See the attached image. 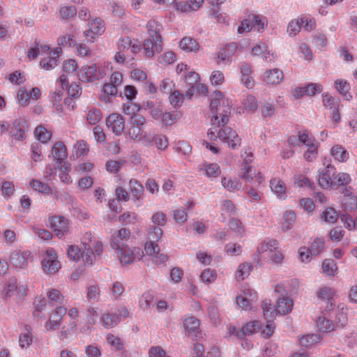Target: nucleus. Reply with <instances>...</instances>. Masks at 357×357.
Wrapping results in <instances>:
<instances>
[{
    "instance_id": "obj_1",
    "label": "nucleus",
    "mask_w": 357,
    "mask_h": 357,
    "mask_svg": "<svg viewBox=\"0 0 357 357\" xmlns=\"http://www.w3.org/2000/svg\"><path fill=\"white\" fill-rule=\"evenodd\" d=\"M211 97V128L207 132L208 139L216 140L219 138L234 149L240 146L241 139L236 131L226 127L231 113V105L229 99L225 98L220 91H214Z\"/></svg>"
},
{
    "instance_id": "obj_2",
    "label": "nucleus",
    "mask_w": 357,
    "mask_h": 357,
    "mask_svg": "<svg viewBox=\"0 0 357 357\" xmlns=\"http://www.w3.org/2000/svg\"><path fill=\"white\" fill-rule=\"evenodd\" d=\"M162 235V231L160 227H153L148 234L149 242L144 245L146 253L153 257V260L156 264H162L167 260V255L160 253V248L157 242Z\"/></svg>"
},
{
    "instance_id": "obj_3",
    "label": "nucleus",
    "mask_w": 357,
    "mask_h": 357,
    "mask_svg": "<svg viewBox=\"0 0 357 357\" xmlns=\"http://www.w3.org/2000/svg\"><path fill=\"white\" fill-rule=\"evenodd\" d=\"M293 301L288 296H282L278 298L275 309L272 307L270 300H264L261 303V308L265 319H274L277 314H286L293 308Z\"/></svg>"
},
{
    "instance_id": "obj_4",
    "label": "nucleus",
    "mask_w": 357,
    "mask_h": 357,
    "mask_svg": "<svg viewBox=\"0 0 357 357\" xmlns=\"http://www.w3.org/2000/svg\"><path fill=\"white\" fill-rule=\"evenodd\" d=\"M83 249L86 251V262L92 265L96 256H99L102 251V244L99 241H96L90 232L84 234L82 238Z\"/></svg>"
},
{
    "instance_id": "obj_5",
    "label": "nucleus",
    "mask_w": 357,
    "mask_h": 357,
    "mask_svg": "<svg viewBox=\"0 0 357 357\" xmlns=\"http://www.w3.org/2000/svg\"><path fill=\"white\" fill-rule=\"evenodd\" d=\"M77 75L80 81L91 82L102 79L106 75V72L102 66L93 63L82 66Z\"/></svg>"
},
{
    "instance_id": "obj_6",
    "label": "nucleus",
    "mask_w": 357,
    "mask_h": 357,
    "mask_svg": "<svg viewBox=\"0 0 357 357\" xmlns=\"http://www.w3.org/2000/svg\"><path fill=\"white\" fill-rule=\"evenodd\" d=\"M324 314L328 316L336 327H343L347 322V309L342 304H339L336 307L335 305L332 307L326 306Z\"/></svg>"
},
{
    "instance_id": "obj_7",
    "label": "nucleus",
    "mask_w": 357,
    "mask_h": 357,
    "mask_svg": "<svg viewBox=\"0 0 357 357\" xmlns=\"http://www.w3.org/2000/svg\"><path fill=\"white\" fill-rule=\"evenodd\" d=\"M266 24L267 21L265 17H261L259 15L250 14L246 19L241 22L237 31L238 33L248 32L252 29L260 31L264 29V26Z\"/></svg>"
},
{
    "instance_id": "obj_8",
    "label": "nucleus",
    "mask_w": 357,
    "mask_h": 357,
    "mask_svg": "<svg viewBox=\"0 0 357 357\" xmlns=\"http://www.w3.org/2000/svg\"><path fill=\"white\" fill-rule=\"evenodd\" d=\"M146 120L142 115H135L128 122L126 134L132 139L141 140L144 137L143 126Z\"/></svg>"
},
{
    "instance_id": "obj_9",
    "label": "nucleus",
    "mask_w": 357,
    "mask_h": 357,
    "mask_svg": "<svg viewBox=\"0 0 357 357\" xmlns=\"http://www.w3.org/2000/svg\"><path fill=\"white\" fill-rule=\"evenodd\" d=\"M41 264L43 272L48 275L55 274L61 268V263L57 260V255L53 248L46 250Z\"/></svg>"
},
{
    "instance_id": "obj_10",
    "label": "nucleus",
    "mask_w": 357,
    "mask_h": 357,
    "mask_svg": "<svg viewBox=\"0 0 357 357\" xmlns=\"http://www.w3.org/2000/svg\"><path fill=\"white\" fill-rule=\"evenodd\" d=\"M89 29L84 31V36L88 43H94L105 32L104 22L100 18H96L89 22Z\"/></svg>"
},
{
    "instance_id": "obj_11",
    "label": "nucleus",
    "mask_w": 357,
    "mask_h": 357,
    "mask_svg": "<svg viewBox=\"0 0 357 357\" xmlns=\"http://www.w3.org/2000/svg\"><path fill=\"white\" fill-rule=\"evenodd\" d=\"M335 175V168L333 165H327L325 169L319 172L318 183L324 189L335 188L334 176Z\"/></svg>"
},
{
    "instance_id": "obj_12",
    "label": "nucleus",
    "mask_w": 357,
    "mask_h": 357,
    "mask_svg": "<svg viewBox=\"0 0 357 357\" xmlns=\"http://www.w3.org/2000/svg\"><path fill=\"white\" fill-rule=\"evenodd\" d=\"M241 178L250 183H252L254 178H256L259 185L264 181V176L259 172H257V169L249 165L247 161L241 165Z\"/></svg>"
},
{
    "instance_id": "obj_13",
    "label": "nucleus",
    "mask_w": 357,
    "mask_h": 357,
    "mask_svg": "<svg viewBox=\"0 0 357 357\" xmlns=\"http://www.w3.org/2000/svg\"><path fill=\"white\" fill-rule=\"evenodd\" d=\"M106 125L115 135H121L125 128V121L121 114L112 113L107 117Z\"/></svg>"
},
{
    "instance_id": "obj_14",
    "label": "nucleus",
    "mask_w": 357,
    "mask_h": 357,
    "mask_svg": "<svg viewBox=\"0 0 357 357\" xmlns=\"http://www.w3.org/2000/svg\"><path fill=\"white\" fill-rule=\"evenodd\" d=\"M301 144L307 148V153L312 155L318 153L319 144L313 135L307 130H300Z\"/></svg>"
},
{
    "instance_id": "obj_15",
    "label": "nucleus",
    "mask_w": 357,
    "mask_h": 357,
    "mask_svg": "<svg viewBox=\"0 0 357 357\" xmlns=\"http://www.w3.org/2000/svg\"><path fill=\"white\" fill-rule=\"evenodd\" d=\"M51 227L55 235L61 238L68 232V220L63 216H54L50 218Z\"/></svg>"
},
{
    "instance_id": "obj_16",
    "label": "nucleus",
    "mask_w": 357,
    "mask_h": 357,
    "mask_svg": "<svg viewBox=\"0 0 357 357\" xmlns=\"http://www.w3.org/2000/svg\"><path fill=\"white\" fill-rule=\"evenodd\" d=\"M143 50L146 57L152 58L155 53H160L162 50V40H153L146 38L142 44Z\"/></svg>"
},
{
    "instance_id": "obj_17",
    "label": "nucleus",
    "mask_w": 357,
    "mask_h": 357,
    "mask_svg": "<svg viewBox=\"0 0 357 357\" xmlns=\"http://www.w3.org/2000/svg\"><path fill=\"white\" fill-rule=\"evenodd\" d=\"M279 245V243L273 238H268L262 241L259 245L257 251L259 255V259L262 258L264 255H266L269 258Z\"/></svg>"
},
{
    "instance_id": "obj_18",
    "label": "nucleus",
    "mask_w": 357,
    "mask_h": 357,
    "mask_svg": "<svg viewBox=\"0 0 357 357\" xmlns=\"http://www.w3.org/2000/svg\"><path fill=\"white\" fill-rule=\"evenodd\" d=\"M238 49V45L236 43H229L222 47L216 54V63L220 65L221 61H229L234 55Z\"/></svg>"
},
{
    "instance_id": "obj_19",
    "label": "nucleus",
    "mask_w": 357,
    "mask_h": 357,
    "mask_svg": "<svg viewBox=\"0 0 357 357\" xmlns=\"http://www.w3.org/2000/svg\"><path fill=\"white\" fill-rule=\"evenodd\" d=\"M13 137L15 139L22 141L26 137V132L29 129L27 121L22 118L15 119L13 123Z\"/></svg>"
},
{
    "instance_id": "obj_20",
    "label": "nucleus",
    "mask_w": 357,
    "mask_h": 357,
    "mask_svg": "<svg viewBox=\"0 0 357 357\" xmlns=\"http://www.w3.org/2000/svg\"><path fill=\"white\" fill-rule=\"evenodd\" d=\"M57 167L62 172L59 174V178L62 183L69 184L72 183V179L68 173L70 171L71 165L66 160V158H55Z\"/></svg>"
},
{
    "instance_id": "obj_21",
    "label": "nucleus",
    "mask_w": 357,
    "mask_h": 357,
    "mask_svg": "<svg viewBox=\"0 0 357 357\" xmlns=\"http://www.w3.org/2000/svg\"><path fill=\"white\" fill-rule=\"evenodd\" d=\"M117 93L118 87L113 85L112 83H105L103 84L100 90L99 99L105 104L110 103L112 102V98L115 97Z\"/></svg>"
},
{
    "instance_id": "obj_22",
    "label": "nucleus",
    "mask_w": 357,
    "mask_h": 357,
    "mask_svg": "<svg viewBox=\"0 0 357 357\" xmlns=\"http://www.w3.org/2000/svg\"><path fill=\"white\" fill-rule=\"evenodd\" d=\"M135 250L137 251L136 254H135L134 252L127 245L123 247L122 249L117 250L120 253L119 259L121 263L124 265L131 264L135 258V255L138 256L139 259H140L142 257L141 254L142 252H141L139 248H135Z\"/></svg>"
},
{
    "instance_id": "obj_23",
    "label": "nucleus",
    "mask_w": 357,
    "mask_h": 357,
    "mask_svg": "<svg viewBox=\"0 0 357 357\" xmlns=\"http://www.w3.org/2000/svg\"><path fill=\"white\" fill-rule=\"evenodd\" d=\"M179 48L187 53L197 52L200 48V45L197 40L192 37H183L178 43Z\"/></svg>"
},
{
    "instance_id": "obj_24",
    "label": "nucleus",
    "mask_w": 357,
    "mask_h": 357,
    "mask_svg": "<svg viewBox=\"0 0 357 357\" xmlns=\"http://www.w3.org/2000/svg\"><path fill=\"white\" fill-rule=\"evenodd\" d=\"M283 77V72L280 69L273 68L264 73L263 81L267 84L276 85L280 83Z\"/></svg>"
},
{
    "instance_id": "obj_25",
    "label": "nucleus",
    "mask_w": 357,
    "mask_h": 357,
    "mask_svg": "<svg viewBox=\"0 0 357 357\" xmlns=\"http://www.w3.org/2000/svg\"><path fill=\"white\" fill-rule=\"evenodd\" d=\"M146 29L149 38H153V40H162L161 32L163 27L160 23L151 19L146 23Z\"/></svg>"
},
{
    "instance_id": "obj_26",
    "label": "nucleus",
    "mask_w": 357,
    "mask_h": 357,
    "mask_svg": "<svg viewBox=\"0 0 357 357\" xmlns=\"http://www.w3.org/2000/svg\"><path fill=\"white\" fill-rule=\"evenodd\" d=\"M59 82L63 89H68V93L69 97L77 98L81 95L82 89L80 86L77 84H71L69 86L68 80L66 75H61L59 77Z\"/></svg>"
},
{
    "instance_id": "obj_27",
    "label": "nucleus",
    "mask_w": 357,
    "mask_h": 357,
    "mask_svg": "<svg viewBox=\"0 0 357 357\" xmlns=\"http://www.w3.org/2000/svg\"><path fill=\"white\" fill-rule=\"evenodd\" d=\"M120 322V318L116 313L105 312L100 318V323L105 328H110L116 326Z\"/></svg>"
},
{
    "instance_id": "obj_28",
    "label": "nucleus",
    "mask_w": 357,
    "mask_h": 357,
    "mask_svg": "<svg viewBox=\"0 0 357 357\" xmlns=\"http://www.w3.org/2000/svg\"><path fill=\"white\" fill-rule=\"evenodd\" d=\"M61 52L60 47H57L56 50L50 52V56L42 59L40 61V66L45 70H49L54 68L57 65L56 58L59 56V54Z\"/></svg>"
},
{
    "instance_id": "obj_29",
    "label": "nucleus",
    "mask_w": 357,
    "mask_h": 357,
    "mask_svg": "<svg viewBox=\"0 0 357 357\" xmlns=\"http://www.w3.org/2000/svg\"><path fill=\"white\" fill-rule=\"evenodd\" d=\"M271 191L280 199L286 197V185L280 178H274L270 181Z\"/></svg>"
},
{
    "instance_id": "obj_30",
    "label": "nucleus",
    "mask_w": 357,
    "mask_h": 357,
    "mask_svg": "<svg viewBox=\"0 0 357 357\" xmlns=\"http://www.w3.org/2000/svg\"><path fill=\"white\" fill-rule=\"evenodd\" d=\"M335 291L334 289L329 287H324L320 288L317 292V296L318 298L321 300H324L327 301L326 306L332 307L335 304L333 303V297L335 296Z\"/></svg>"
},
{
    "instance_id": "obj_31",
    "label": "nucleus",
    "mask_w": 357,
    "mask_h": 357,
    "mask_svg": "<svg viewBox=\"0 0 357 357\" xmlns=\"http://www.w3.org/2000/svg\"><path fill=\"white\" fill-rule=\"evenodd\" d=\"M334 86L337 91L345 99L350 100L351 98V95L349 93L351 89L350 84L347 80L337 79L334 82Z\"/></svg>"
},
{
    "instance_id": "obj_32",
    "label": "nucleus",
    "mask_w": 357,
    "mask_h": 357,
    "mask_svg": "<svg viewBox=\"0 0 357 357\" xmlns=\"http://www.w3.org/2000/svg\"><path fill=\"white\" fill-rule=\"evenodd\" d=\"M75 28L73 25H70V30L68 33L65 35L60 36L57 39L59 45L63 47H71L75 43Z\"/></svg>"
},
{
    "instance_id": "obj_33",
    "label": "nucleus",
    "mask_w": 357,
    "mask_h": 357,
    "mask_svg": "<svg viewBox=\"0 0 357 357\" xmlns=\"http://www.w3.org/2000/svg\"><path fill=\"white\" fill-rule=\"evenodd\" d=\"M34 137L43 144L49 142L52 137V131L48 130L44 126H36L33 131Z\"/></svg>"
},
{
    "instance_id": "obj_34",
    "label": "nucleus",
    "mask_w": 357,
    "mask_h": 357,
    "mask_svg": "<svg viewBox=\"0 0 357 357\" xmlns=\"http://www.w3.org/2000/svg\"><path fill=\"white\" fill-rule=\"evenodd\" d=\"M63 98V92L60 90H56L50 93V99L55 107L56 111L59 114L65 113L63 105L60 103Z\"/></svg>"
},
{
    "instance_id": "obj_35",
    "label": "nucleus",
    "mask_w": 357,
    "mask_h": 357,
    "mask_svg": "<svg viewBox=\"0 0 357 357\" xmlns=\"http://www.w3.org/2000/svg\"><path fill=\"white\" fill-rule=\"evenodd\" d=\"M10 262L17 268H24L27 265L26 257L17 250L11 253Z\"/></svg>"
},
{
    "instance_id": "obj_36",
    "label": "nucleus",
    "mask_w": 357,
    "mask_h": 357,
    "mask_svg": "<svg viewBox=\"0 0 357 357\" xmlns=\"http://www.w3.org/2000/svg\"><path fill=\"white\" fill-rule=\"evenodd\" d=\"M260 327L261 324L259 321H250L241 328L238 335L243 336L244 338L246 335H250L255 333L258 332Z\"/></svg>"
},
{
    "instance_id": "obj_37",
    "label": "nucleus",
    "mask_w": 357,
    "mask_h": 357,
    "mask_svg": "<svg viewBox=\"0 0 357 357\" xmlns=\"http://www.w3.org/2000/svg\"><path fill=\"white\" fill-rule=\"evenodd\" d=\"M86 251H83L77 245H70L67 250V255L70 260L78 261L81 258L86 261Z\"/></svg>"
},
{
    "instance_id": "obj_38",
    "label": "nucleus",
    "mask_w": 357,
    "mask_h": 357,
    "mask_svg": "<svg viewBox=\"0 0 357 357\" xmlns=\"http://www.w3.org/2000/svg\"><path fill=\"white\" fill-rule=\"evenodd\" d=\"M182 116L180 111L165 112L163 113L162 122L165 126H172Z\"/></svg>"
},
{
    "instance_id": "obj_39",
    "label": "nucleus",
    "mask_w": 357,
    "mask_h": 357,
    "mask_svg": "<svg viewBox=\"0 0 357 357\" xmlns=\"http://www.w3.org/2000/svg\"><path fill=\"white\" fill-rule=\"evenodd\" d=\"M317 326L319 331L323 332H330L334 330V324L328 316L323 313V316L319 317L317 321Z\"/></svg>"
},
{
    "instance_id": "obj_40",
    "label": "nucleus",
    "mask_w": 357,
    "mask_h": 357,
    "mask_svg": "<svg viewBox=\"0 0 357 357\" xmlns=\"http://www.w3.org/2000/svg\"><path fill=\"white\" fill-rule=\"evenodd\" d=\"M102 116V112L100 109L91 107L87 111L86 119L89 124L96 125L101 120Z\"/></svg>"
},
{
    "instance_id": "obj_41",
    "label": "nucleus",
    "mask_w": 357,
    "mask_h": 357,
    "mask_svg": "<svg viewBox=\"0 0 357 357\" xmlns=\"http://www.w3.org/2000/svg\"><path fill=\"white\" fill-rule=\"evenodd\" d=\"M252 268V265L249 262H244L238 266L236 273V278L238 280H243L248 278Z\"/></svg>"
},
{
    "instance_id": "obj_42",
    "label": "nucleus",
    "mask_w": 357,
    "mask_h": 357,
    "mask_svg": "<svg viewBox=\"0 0 357 357\" xmlns=\"http://www.w3.org/2000/svg\"><path fill=\"white\" fill-rule=\"evenodd\" d=\"M18 286L16 284V280H10L2 290V294L4 298L15 297Z\"/></svg>"
},
{
    "instance_id": "obj_43",
    "label": "nucleus",
    "mask_w": 357,
    "mask_h": 357,
    "mask_svg": "<svg viewBox=\"0 0 357 357\" xmlns=\"http://www.w3.org/2000/svg\"><path fill=\"white\" fill-rule=\"evenodd\" d=\"M73 151L76 156H84L89 153V146L84 140H78L73 146Z\"/></svg>"
},
{
    "instance_id": "obj_44",
    "label": "nucleus",
    "mask_w": 357,
    "mask_h": 357,
    "mask_svg": "<svg viewBox=\"0 0 357 357\" xmlns=\"http://www.w3.org/2000/svg\"><path fill=\"white\" fill-rule=\"evenodd\" d=\"M77 13V8L74 6H61L59 10V17L61 20H70L74 17Z\"/></svg>"
},
{
    "instance_id": "obj_45",
    "label": "nucleus",
    "mask_w": 357,
    "mask_h": 357,
    "mask_svg": "<svg viewBox=\"0 0 357 357\" xmlns=\"http://www.w3.org/2000/svg\"><path fill=\"white\" fill-rule=\"evenodd\" d=\"M322 97L323 105L326 109L333 110L340 107L339 100L331 96L329 93H324L322 95Z\"/></svg>"
},
{
    "instance_id": "obj_46",
    "label": "nucleus",
    "mask_w": 357,
    "mask_h": 357,
    "mask_svg": "<svg viewBox=\"0 0 357 357\" xmlns=\"http://www.w3.org/2000/svg\"><path fill=\"white\" fill-rule=\"evenodd\" d=\"M140 109V106L138 104L133 103L132 102H128L127 103H123L122 105L123 112L126 115L130 116V119L135 115H141L138 113Z\"/></svg>"
},
{
    "instance_id": "obj_47",
    "label": "nucleus",
    "mask_w": 357,
    "mask_h": 357,
    "mask_svg": "<svg viewBox=\"0 0 357 357\" xmlns=\"http://www.w3.org/2000/svg\"><path fill=\"white\" fill-rule=\"evenodd\" d=\"M322 271L328 276H333L337 267L335 262L331 259H326L322 262Z\"/></svg>"
},
{
    "instance_id": "obj_48",
    "label": "nucleus",
    "mask_w": 357,
    "mask_h": 357,
    "mask_svg": "<svg viewBox=\"0 0 357 357\" xmlns=\"http://www.w3.org/2000/svg\"><path fill=\"white\" fill-rule=\"evenodd\" d=\"M222 186L231 192L239 190L242 188L241 183L237 179H227L225 177L222 178Z\"/></svg>"
},
{
    "instance_id": "obj_49",
    "label": "nucleus",
    "mask_w": 357,
    "mask_h": 357,
    "mask_svg": "<svg viewBox=\"0 0 357 357\" xmlns=\"http://www.w3.org/2000/svg\"><path fill=\"white\" fill-rule=\"evenodd\" d=\"M321 337L317 334H307L303 335L300 340L299 343L302 347H307L313 344L317 343L321 341Z\"/></svg>"
},
{
    "instance_id": "obj_50",
    "label": "nucleus",
    "mask_w": 357,
    "mask_h": 357,
    "mask_svg": "<svg viewBox=\"0 0 357 357\" xmlns=\"http://www.w3.org/2000/svg\"><path fill=\"white\" fill-rule=\"evenodd\" d=\"M76 327L77 323L75 321H70L67 326H63L59 335V338L62 341L68 339L69 335L75 333Z\"/></svg>"
},
{
    "instance_id": "obj_51",
    "label": "nucleus",
    "mask_w": 357,
    "mask_h": 357,
    "mask_svg": "<svg viewBox=\"0 0 357 357\" xmlns=\"http://www.w3.org/2000/svg\"><path fill=\"white\" fill-rule=\"evenodd\" d=\"M183 326L187 331L194 332L199 328V320L194 316L187 317L184 319Z\"/></svg>"
},
{
    "instance_id": "obj_52",
    "label": "nucleus",
    "mask_w": 357,
    "mask_h": 357,
    "mask_svg": "<svg viewBox=\"0 0 357 357\" xmlns=\"http://www.w3.org/2000/svg\"><path fill=\"white\" fill-rule=\"evenodd\" d=\"M52 156H68V149L61 141L54 143L52 149Z\"/></svg>"
},
{
    "instance_id": "obj_53",
    "label": "nucleus",
    "mask_w": 357,
    "mask_h": 357,
    "mask_svg": "<svg viewBox=\"0 0 357 357\" xmlns=\"http://www.w3.org/2000/svg\"><path fill=\"white\" fill-rule=\"evenodd\" d=\"M130 190L137 199H139L144 192V187L135 179H131L129 182Z\"/></svg>"
},
{
    "instance_id": "obj_54",
    "label": "nucleus",
    "mask_w": 357,
    "mask_h": 357,
    "mask_svg": "<svg viewBox=\"0 0 357 357\" xmlns=\"http://www.w3.org/2000/svg\"><path fill=\"white\" fill-rule=\"evenodd\" d=\"M324 241L319 238H316L312 241L310 248H309L310 255H319L324 250Z\"/></svg>"
},
{
    "instance_id": "obj_55",
    "label": "nucleus",
    "mask_w": 357,
    "mask_h": 357,
    "mask_svg": "<svg viewBox=\"0 0 357 357\" xmlns=\"http://www.w3.org/2000/svg\"><path fill=\"white\" fill-rule=\"evenodd\" d=\"M78 66L75 59H69L65 60L62 65V72L67 75H71L77 70Z\"/></svg>"
},
{
    "instance_id": "obj_56",
    "label": "nucleus",
    "mask_w": 357,
    "mask_h": 357,
    "mask_svg": "<svg viewBox=\"0 0 357 357\" xmlns=\"http://www.w3.org/2000/svg\"><path fill=\"white\" fill-rule=\"evenodd\" d=\"M174 149L177 154L183 155L190 154L192 151L191 145L184 140L178 142Z\"/></svg>"
},
{
    "instance_id": "obj_57",
    "label": "nucleus",
    "mask_w": 357,
    "mask_h": 357,
    "mask_svg": "<svg viewBox=\"0 0 357 357\" xmlns=\"http://www.w3.org/2000/svg\"><path fill=\"white\" fill-rule=\"evenodd\" d=\"M321 218L328 223H335L337 220V214L333 208H327L321 214Z\"/></svg>"
},
{
    "instance_id": "obj_58",
    "label": "nucleus",
    "mask_w": 357,
    "mask_h": 357,
    "mask_svg": "<svg viewBox=\"0 0 357 357\" xmlns=\"http://www.w3.org/2000/svg\"><path fill=\"white\" fill-rule=\"evenodd\" d=\"M100 292L98 284L91 285L87 289L86 298L89 301L98 302L100 299Z\"/></svg>"
},
{
    "instance_id": "obj_59",
    "label": "nucleus",
    "mask_w": 357,
    "mask_h": 357,
    "mask_svg": "<svg viewBox=\"0 0 357 357\" xmlns=\"http://www.w3.org/2000/svg\"><path fill=\"white\" fill-rule=\"evenodd\" d=\"M202 169L205 171V174L208 177H218L221 172L219 165L215 163L205 165Z\"/></svg>"
},
{
    "instance_id": "obj_60",
    "label": "nucleus",
    "mask_w": 357,
    "mask_h": 357,
    "mask_svg": "<svg viewBox=\"0 0 357 357\" xmlns=\"http://www.w3.org/2000/svg\"><path fill=\"white\" fill-rule=\"evenodd\" d=\"M169 93V100L170 104L175 108L181 107L183 99V94L178 91L174 90Z\"/></svg>"
},
{
    "instance_id": "obj_61",
    "label": "nucleus",
    "mask_w": 357,
    "mask_h": 357,
    "mask_svg": "<svg viewBox=\"0 0 357 357\" xmlns=\"http://www.w3.org/2000/svg\"><path fill=\"white\" fill-rule=\"evenodd\" d=\"M224 73L219 70H213L210 76V82L213 86L222 85L225 82Z\"/></svg>"
},
{
    "instance_id": "obj_62",
    "label": "nucleus",
    "mask_w": 357,
    "mask_h": 357,
    "mask_svg": "<svg viewBox=\"0 0 357 357\" xmlns=\"http://www.w3.org/2000/svg\"><path fill=\"white\" fill-rule=\"evenodd\" d=\"M244 109L249 112H254L257 108V101L255 96L248 95L242 100Z\"/></svg>"
},
{
    "instance_id": "obj_63",
    "label": "nucleus",
    "mask_w": 357,
    "mask_h": 357,
    "mask_svg": "<svg viewBox=\"0 0 357 357\" xmlns=\"http://www.w3.org/2000/svg\"><path fill=\"white\" fill-rule=\"evenodd\" d=\"M17 103L23 107L27 106L29 104V97L27 91L24 87H21L17 93Z\"/></svg>"
},
{
    "instance_id": "obj_64",
    "label": "nucleus",
    "mask_w": 357,
    "mask_h": 357,
    "mask_svg": "<svg viewBox=\"0 0 357 357\" xmlns=\"http://www.w3.org/2000/svg\"><path fill=\"white\" fill-rule=\"evenodd\" d=\"M342 202L344 207L345 211H347V210L351 211L352 209L357 208L356 198L351 195H348L347 196H344Z\"/></svg>"
}]
</instances>
